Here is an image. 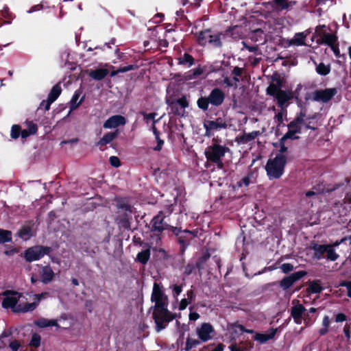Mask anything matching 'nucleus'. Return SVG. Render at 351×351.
<instances>
[{
    "label": "nucleus",
    "mask_w": 351,
    "mask_h": 351,
    "mask_svg": "<svg viewBox=\"0 0 351 351\" xmlns=\"http://www.w3.org/2000/svg\"><path fill=\"white\" fill-rule=\"evenodd\" d=\"M114 201L117 208L116 223L119 229L130 230L135 208L130 204L129 197L116 196Z\"/></svg>",
    "instance_id": "nucleus-1"
},
{
    "label": "nucleus",
    "mask_w": 351,
    "mask_h": 351,
    "mask_svg": "<svg viewBox=\"0 0 351 351\" xmlns=\"http://www.w3.org/2000/svg\"><path fill=\"white\" fill-rule=\"evenodd\" d=\"M211 32V29L208 27L207 29H201L193 33L196 43L202 47L209 45L214 49L222 48V39L226 36V34L221 32L215 34H210Z\"/></svg>",
    "instance_id": "nucleus-2"
},
{
    "label": "nucleus",
    "mask_w": 351,
    "mask_h": 351,
    "mask_svg": "<svg viewBox=\"0 0 351 351\" xmlns=\"http://www.w3.org/2000/svg\"><path fill=\"white\" fill-rule=\"evenodd\" d=\"M226 99V94L223 90L215 87L211 90L208 96H200L197 100V106L203 112L209 109V105L214 107L221 106Z\"/></svg>",
    "instance_id": "nucleus-3"
},
{
    "label": "nucleus",
    "mask_w": 351,
    "mask_h": 351,
    "mask_svg": "<svg viewBox=\"0 0 351 351\" xmlns=\"http://www.w3.org/2000/svg\"><path fill=\"white\" fill-rule=\"evenodd\" d=\"M287 162V156L284 154H276L274 158H269L267 160L265 169L269 180H277L282 177Z\"/></svg>",
    "instance_id": "nucleus-4"
},
{
    "label": "nucleus",
    "mask_w": 351,
    "mask_h": 351,
    "mask_svg": "<svg viewBox=\"0 0 351 351\" xmlns=\"http://www.w3.org/2000/svg\"><path fill=\"white\" fill-rule=\"evenodd\" d=\"M229 152L230 149L228 147L213 143L206 148L204 154L208 162L216 165L218 169H221L224 166L222 158Z\"/></svg>",
    "instance_id": "nucleus-5"
},
{
    "label": "nucleus",
    "mask_w": 351,
    "mask_h": 351,
    "mask_svg": "<svg viewBox=\"0 0 351 351\" xmlns=\"http://www.w3.org/2000/svg\"><path fill=\"white\" fill-rule=\"evenodd\" d=\"M152 309L153 310L152 318L154 320L157 332L165 329L169 323L176 317V314L169 311L168 306Z\"/></svg>",
    "instance_id": "nucleus-6"
},
{
    "label": "nucleus",
    "mask_w": 351,
    "mask_h": 351,
    "mask_svg": "<svg viewBox=\"0 0 351 351\" xmlns=\"http://www.w3.org/2000/svg\"><path fill=\"white\" fill-rule=\"evenodd\" d=\"M151 302L154 303L150 308H162L168 306L169 298L165 293V290L162 282H154L151 295Z\"/></svg>",
    "instance_id": "nucleus-7"
},
{
    "label": "nucleus",
    "mask_w": 351,
    "mask_h": 351,
    "mask_svg": "<svg viewBox=\"0 0 351 351\" xmlns=\"http://www.w3.org/2000/svg\"><path fill=\"white\" fill-rule=\"evenodd\" d=\"M165 215L163 211H159L150 221V232H152L156 239L160 240L161 233L166 230L171 232V228H174L165 221Z\"/></svg>",
    "instance_id": "nucleus-8"
},
{
    "label": "nucleus",
    "mask_w": 351,
    "mask_h": 351,
    "mask_svg": "<svg viewBox=\"0 0 351 351\" xmlns=\"http://www.w3.org/2000/svg\"><path fill=\"white\" fill-rule=\"evenodd\" d=\"M51 251V247L49 246L40 245H34L24 251L23 257L26 262L32 263L40 260L45 255H49Z\"/></svg>",
    "instance_id": "nucleus-9"
},
{
    "label": "nucleus",
    "mask_w": 351,
    "mask_h": 351,
    "mask_svg": "<svg viewBox=\"0 0 351 351\" xmlns=\"http://www.w3.org/2000/svg\"><path fill=\"white\" fill-rule=\"evenodd\" d=\"M171 232L176 236V240L180 245V251L183 254L190 244V241L195 237L194 232L189 230H182L181 228H171Z\"/></svg>",
    "instance_id": "nucleus-10"
},
{
    "label": "nucleus",
    "mask_w": 351,
    "mask_h": 351,
    "mask_svg": "<svg viewBox=\"0 0 351 351\" xmlns=\"http://www.w3.org/2000/svg\"><path fill=\"white\" fill-rule=\"evenodd\" d=\"M4 295L5 297L2 301V306L5 308H11L14 313H17L16 310L21 306V304H17L22 294L16 291H6Z\"/></svg>",
    "instance_id": "nucleus-11"
},
{
    "label": "nucleus",
    "mask_w": 351,
    "mask_h": 351,
    "mask_svg": "<svg viewBox=\"0 0 351 351\" xmlns=\"http://www.w3.org/2000/svg\"><path fill=\"white\" fill-rule=\"evenodd\" d=\"M189 101L184 95L178 98L176 101H172L169 104L171 110L170 114L175 117H182L185 114V108L189 107Z\"/></svg>",
    "instance_id": "nucleus-12"
},
{
    "label": "nucleus",
    "mask_w": 351,
    "mask_h": 351,
    "mask_svg": "<svg viewBox=\"0 0 351 351\" xmlns=\"http://www.w3.org/2000/svg\"><path fill=\"white\" fill-rule=\"evenodd\" d=\"M337 93L336 88H325L324 90H316L313 92V99L316 101L326 103Z\"/></svg>",
    "instance_id": "nucleus-13"
},
{
    "label": "nucleus",
    "mask_w": 351,
    "mask_h": 351,
    "mask_svg": "<svg viewBox=\"0 0 351 351\" xmlns=\"http://www.w3.org/2000/svg\"><path fill=\"white\" fill-rule=\"evenodd\" d=\"M214 332V328L210 323H203L196 329V333L202 342L210 340L212 338L211 334Z\"/></svg>",
    "instance_id": "nucleus-14"
},
{
    "label": "nucleus",
    "mask_w": 351,
    "mask_h": 351,
    "mask_svg": "<svg viewBox=\"0 0 351 351\" xmlns=\"http://www.w3.org/2000/svg\"><path fill=\"white\" fill-rule=\"evenodd\" d=\"M126 123V119L122 115H113L108 118L104 123V128H115Z\"/></svg>",
    "instance_id": "nucleus-15"
},
{
    "label": "nucleus",
    "mask_w": 351,
    "mask_h": 351,
    "mask_svg": "<svg viewBox=\"0 0 351 351\" xmlns=\"http://www.w3.org/2000/svg\"><path fill=\"white\" fill-rule=\"evenodd\" d=\"M305 311V307L301 304H298L291 307V315L295 324H300L302 323V319L304 318L303 315L304 316Z\"/></svg>",
    "instance_id": "nucleus-16"
},
{
    "label": "nucleus",
    "mask_w": 351,
    "mask_h": 351,
    "mask_svg": "<svg viewBox=\"0 0 351 351\" xmlns=\"http://www.w3.org/2000/svg\"><path fill=\"white\" fill-rule=\"evenodd\" d=\"M54 272L49 265L41 266V271H40V281L43 284H48L52 281L54 277Z\"/></svg>",
    "instance_id": "nucleus-17"
},
{
    "label": "nucleus",
    "mask_w": 351,
    "mask_h": 351,
    "mask_svg": "<svg viewBox=\"0 0 351 351\" xmlns=\"http://www.w3.org/2000/svg\"><path fill=\"white\" fill-rule=\"evenodd\" d=\"M274 98L276 99L278 106L282 110H285L288 106L287 103L292 99V96L289 91L282 90Z\"/></svg>",
    "instance_id": "nucleus-18"
},
{
    "label": "nucleus",
    "mask_w": 351,
    "mask_h": 351,
    "mask_svg": "<svg viewBox=\"0 0 351 351\" xmlns=\"http://www.w3.org/2000/svg\"><path fill=\"white\" fill-rule=\"evenodd\" d=\"M260 134L259 131H253L250 133L243 132L242 134H239L235 138V141L238 144H246L254 141Z\"/></svg>",
    "instance_id": "nucleus-19"
},
{
    "label": "nucleus",
    "mask_w": 351,
    "mask_h": 351,
    "mask_svg": "<svg viewBox=\"0 0 351 351\" xmlns=\"http://www.w3.org/2000/svg\"><path fill=\"white\" fill-rule=\"evenodd\" d=\"M62 92V88L60 84H56L51 89L47 99L46 108L50 109V106L60 96Z\"/></svg>",
    "instance_id": "nucleus-20"
},
{
    "label": "nucleus",
    "mask_w": 351,
    "mask_h": 351,
    "mask_svg": "<svg viewBox=\"0 0 351 351\" xmlns=\"http://www.w3.org/2000/svg\"><path fill=\"white\" fill-rule=\"evenodd\" d=\"M338 42V37L335 34L324 33L317 40L319 45L324 44L328 47H332Z\"/></svg>",
    "instance_id": "nucleus-21"
},
{
    "label": "nucleus",
    "mask_w": 351,
    "mask_h": 351,
    "mask_svg": "<svg viewBox=\"0 0 351 351\" xmlns=\"http://www.w3.org/2000/svg\"><path fill=\"white\" fill-rule=\"evenodd\" d=\"M329 245H320L315 241H312L310 245V249L314 251V258L320 260L323 255L327 252Z\"/></svg>",
    "instance_id": "nucleus-22"
},
{
    "label": "nucleus",
    "mask_w": 351,
    "mask_h": 351,
    "mask_svg": "<svg viewBox=\"0 0 351 351\" xmlns=\"http://www.w3.org/2000/svg\"><path fill=\"white\" fill-rule=\"evenodd\" d=\"M277 330V328H271L266 334L256 332L254 336V339L258 341L260 343H264L274 338Z\"/></svg>",
    "instance_id": "nucleus-23"
},
{
    "label": "nucleus",
    "mask_w": 351,
    "mask_h": 351,
    "mask_svg": "<svg viewBox=\"0 0 351 351\" xmlns=\"http://www.w3.org/2000/svg\"><path fill=\"white\" fill-rule=\"evenodd\" d=\"M179 65L184 66L186 68H190L195 64V58L191 54L185 52L184 54L176 58Z\"/></svg>",
    "instance_id": "nucleus-24"
},
{
    "label": "nucleus",
    "mask_w": 351,
    "mask_h": 351,
    "mask_svg": "<svg viewBox=\"0 0 351 351\" xmlns=\"http://www.w3.org/2000/svg\"><path fill=\"white\" fill-rule=\"evenodd\" d=\"M119 134V130H116L114 132H110L105 134L102 138L99 139L97 142V145L99 147L104 146L110 143H111L113 140H114Z\"/></svg>",
    "instance_id": "nucleus-25"
},
{
    "label": "nucleus",
    "mask_w": 351,
    "mask_h": 351,
    "mask_svg": "<svg viewBox=\"0 0 351 351\" xmlns=\"http://www.w3.org/2000/svg\"><path fill=\"white\" fill-rule=\"evenodd\" d=\"M34 324L36 326L41 328L48 326H56L58 328L60 327L56 319H47L43 317L35 321Z\"/></svg>",
    "instance_id": "nucleus-26"
},
{
    "label": "nucleus",
    "mask_w": 351,
    "mask_h": 351,
    "mask_svg": "<svg viewBox=\"0 0 351 351\" xmlns=\"http://www.w3.org/2000/svg\"><path fill=\"white\" fill-rule=\"evenodd\" d=\"M151 256V251L149 247L143 250L137 254L136 261L143 265H146L149 261Z\"/></svg>",
    "instance_id": "nucleus-27"
},
{
    "label": "nucleus",
    "mask_w": 351,
    "mask_h": 351,
    "mask_svg": "<svg viewBox=\"0 0 351 351\" xmlns=\"http://www.w3.org/2000/svg\"><path fill=\"white\" fill-rule=\"evenodd\" d=\"M32 226L29 225H25L22 226L21 228L17 232V235L24 241H27L32 236Z\"/></svg>",
    "instance_id": "nucleus-28"
},
{
    "label": "nucleus",
    "mask_w": 351,
    "mask_h": 351,
    "mask_svg": "<svg viewBox=\"0 0 351 351\" xmlns=\"http://www.w3.org/2000/svg\"><path fill=\"white\" fill-rule=\"evenodd\" d=\"M304 122L299 119V118L295 117L288 125L287 128L289 130L295 131L297 134L302 133V125Z\"/></svg>",
    "instance_id": "nucleus-29"
},
{
    "label": "nucleus",
    "mask_w": 351,
    "mask_h": 351,
    "mask_svg": "<svg viewBox=\"0 0 351 351\" xmlns=\"http://www.w3.org/2000/svg\"><path fill=\"white\" fill-rule=\"evenodd\" d=\"M108 74V71L106 69H97L91 71L89 73V76L95 80H101L106 77Z\"/></svg>",
    "instance_id": "nucleus-30"
},
{
    "label": "nucleus",
    "mask_w": 351,
    "mask_h": 351,
    "mask_svg": "<svg viewBox=\"0 0 351 351\" xmlns=\"http://www.w3.org/2000/svg\"><path fill=\"white\" fill-rule=\"evenodd\" d=\"M81 92L80 90H77L75 92L73 95L71 101H70V109L71 110H74L77 109L79 106L83 102L84 97H82L79 101V97L80 96Z\"/></svg>",
    "instance_id": "nucleus-31"
},
{
    "label": "nucleus",
    "mask_w": 351,
    "mask_h": 351,
    "mask_svg": "<svg viewBox=\"0 0 351 351\" xmlns=\"http://www.w3.org/2000/svg\"><path fill=\"white\" fill-rule=\"evenodd\" d=\"M317 311V309L314 307H311L307 312L305 311L304 320L306 326L311 325L316 319V317L314 316V313Z\"/></svg>",
    "instance_id": "nucleus-32"
},
{
    "label": "nucleus",
    "mask_w": 351,
    "mask_h": 351,
    "mask_svg": "<svg viewBox=\"0 0 351 351\" xmlns=\"http://www.w3.org/2000/svg\"><path fill=\"white\" fill-rule=\"evenodd\" d=\"M323 289L320 281L317 280L311 282L306 290L309 293H319Z\"/></svg>",
    "instance_id": "nucleus-33"
},
{
    "label": "nucleus",
    "mask_w": 351,
    "mask_h": 351,
    "mask_svg": "<svg viewBox=\"0 0 351 351\" xmlns=\"http://www.w3.org/2000/svg\"><path fill=\"white\" fill-rule=\"evenodd\" d=\"M12 240V231L0 228V244L11 242Z\"/></svg>",
    "instance_id": "nucleus-34"
},
{
    "label": "nucleus",
    "mask_w": 351,
    "mask_h": 351,
    "mask_svg": "<svg viewBox=\"0 0 351 351\" xmlns=\"http://www.w3.org/2000/svg\"><path fill=\"white\" fill-rule=\"evenodd\" d=\"M37 302H35L32 303L26 302L25 304H21L20 308L16 311L17 313H27L33 311L37 307Z\"/></svg>",
    "instance_id": "nucleus-35"
},
{
    "label": "nucleus",
    "mask_w": 351,
    "mask_h": 351,
    "mask_svg": "<svg viewBox=\"0 0 351 351\" xmlns=\"http://www.w3.org/2000/svg\"><path fill=\"white\" fill-rule=\"evenodd\" d=\"M210 254L208 252L205 253L202 256L198 258L195 267L199 270L201 271L204 269V264L207 262V261L210 258Z\"/></svg>",
    "instance_id": "nucleus-36"
},
{
    "label": "nucleus",
    "mask_w": 351,
    "mask_h": 351,
    "mask_svg": "<svg viewBox=\"0 0 351 351\" xmlns=\"http://www.w3.org/2000/svg\"><path fill=\"white\" fill-rule=\"evenodd\" d=\"M330 321L328 315H325L322 319V328L319 330V336H324L328 332Z\"/></svg>",
    "instance_id": "nucleus-37"
},
{
    "label": "nucleus",
    "mask_w": 351,
    "mask_h": 351,
    "mask_svg": "<svg viewBox=\"0 0 351 351\" xmlns=\"http://www.w3.org/2000/svg\"><path fill=\"white\" fill-rule=\"evenodd\" d=\"M282 90V88L277 86L274 82H271L266 89L267 95L274 97Z\"/></svg>",
    "instance_id": "nucleus-38"
},
{
    "label": "nucleus",
    "mask_w": 351,
    "mask_h": 351,
    "mask_svg": "<svg viewBox=\"0 0 351 351\" xmlns=\"http://www.w3.org/2000/svg\"><path fill=\"white\" fill-rule=\"evenodd\" d=\"M293 284L294 282H293L292 278L290 277V276L283 278L279 282L280 287L284 291L289 289Z\"/></svg>",
    "instance_id": "nucleus-39"
},
{
    "label": "nucleus",
    "mask_w": 351,
    "mask_h": 351,
    "mask_svg": "<svg viewBox=\"0 0 351 351\" xmlns=\"http://www.w3.org/2000/svg\"><path fill=\"white\" fill-rule=\"evenodd\" d=\"M201 340L191 339L189 337H187L186 341L185 351H190L192 348H195L197 346L201 343Z\"/></svg>",
    "instance_id": "nucleus-40"
},
{
    "label": "nucleus",
    "mask_w": 351,
    "mask_h": 351,
    "mask_svg": "<svg viewBox=\"0 0 351 351\" xmlns=\"http://www.w3.org/2000/svg\"><path fill=\"white\" fill-rule=\"evenodd\" d=\"M316 71L321 75H326L330 72V66L329 64L326 65L324 63H319L316 67Z\"/></svg>",
    "instance_id": "nucleus-41"
},
{
    "label": "nucleus",
    "mask_w": 351,
    "mask_h": 351,
    "mask_svg": "<svg viewBox=\"0 0 351 351\" xmlns=\"http://www.w3.org/2000/svg\"><path fill=\"white\" fill-rule=\"evenodd\" d=\"M185 285V282H183L180 285L173 284L170 286V289L172 290V295L174 298H177L182 291V288Z\"/></svg>",
    "instance_id": "nucleus-42"
},
{
    "label": "nucleus",
    "mask_w": 351,
    "mask_h": 351,
    "mask_svg": "<svg viewBox=\"0 0 351 351\" xmlns=\"http://www.w3.org/2000/svg\"><path fill=\"white\" fill-rule=\"evenodd\" d=\"M306 112H307L306 108L305 106L302 107V108H300V112L297 113L295 117L296 118H299V119L301 120L303 122H304V119L308 120V119H314L315 117V116H313L312 117H306Z\"/></svg>",
    "instance_id": "nucleus-43"
},
{
    "label": "nucleus",
    "mask_w": 351,
    "mask_h": 351,
    "mask_svg": "<svg viewBox=\"0 0 351 351\" xmlns=\"http://www.w3.org/2000/svg\"><path fill=\"white\" fill-rule=\"evenodd\" d=\"M307 275V272L304 270L298 271L290 274V277L292 278L293 282L295 283V282L300 280L303 277Z\"/></svg>",
    "instance_id": "nucleus-44"
},
{
    "label": "nucleus",
    "mask_w": 351,
    "mask_h": 351,
    "mask_svg": "<svg viewBox=\"0 0 351 351\" xmlns=\"http://www.w3.org/2000/svg\"><path fill=\"white\" fill-rule=\"evenodd\" d=\"M326 257L331 261H335L339 258V255L335 252V250L332 248V246L329 245V247L327 248Z\"/></svg>",
    "instance_id": "nucleus-45"
},
{
    "label": "nucleus",
    "mask_w": 351,
    "mask_h": 351,
    "mask_svg": "<svg viewBox=\"0 0 351 351\" xmlns=\"http://www.w3.org/2000/svg\"><path fill=\"white\" fill-rule=\"evenodd\" d=\"M252 177V173H249L246 176L243 177L239 182H237V185L239 187H241L245 186L247 187L250 185V180Z\"/></svg>",
    "instance_id": "nucleus-46"
},
{
    "label": "nucleus",
    "mask_w": 351,
    "mask_h": 351,
    "mask_svg": "<svg viewBox=\"0 0 351 351\" xmlns=\"http://www.w3.org/2000/svg\"><path fill=\"white\" fill-rule=\"evenodd\" d=\"M21 128L19 125H13L11 128L10 136L12 138L16 139L21 135Z\"/></svg>",
    "instance_id": "nucleus-47"
},
{
    "label": "nucleus",
    "mask_w": 351,
    "mask_h": 351,
    "mask_svg": "<svg viewBox=\"0 0 351 351\" xmlns=\"http://www.w3.org/2000/svg\"><path fill=\"white\" fill-rule=\"evenodd\" d=\"M40 341H41L40 336L37 333H34L32 336V339L30 340L29 345L34 348H38L40 345Z\"/></svg>",
    "instance_id": "nucleus-48"
},
{
    "label": "nucleus",
    "mask_w": 351,
    "mask_h": 351,
    "mask_svg": "<svg viewBox=\"0 0 351 351\" xmlns=\"http://www.w3.org/2000/svg\"><path fill=\"white\" fill-rule=\"evenodd\" d=\"M306 36L304 34L303 32L298 33L295 34V38L293 40L294 44L298 46H301L304 45V40H305Z\"/></svg>",
    "instance_id": "nucleus-49"
},
{
    "label": "nucleus",
    "mask_w": 351,
    "mask_h": 351,
    "mask_svg": "<svg viewBox=\"0 0 351 351\" xmlns=\"http://www.w3.org/2000/svg\"><path fill=\"white\" fill-rule=\"evenodd\" d=\"M295 131L289 130L283 135L281 138L283 141H287L288 139L291 140H298L300 138L298 136H297V133L294 132Z\"/></svg>",
    "instance_id": "nucleus-50"
},
{
    "label": "nucleus",
    "mask_w": 351,
    "mask_h": 351,
    "mask_svg": "<svg viewBox=\"0 0 351 351\" xmlns=\"http://www.w3.org/2000/svg\"><path fill=\"white\" fill-rule=\"evenodd\" d=\"M271 82H274L277 86L280 88L283 86V80L280 77V75L277 73L271 75Z\"/></svg>",
    "instance_id": "nucleus-51"
},
{
    "label": "nucleus",
    "mask_w": 351,
    "mask_h": 351,
    "mask_svg": "<svg viewBox=\"0 0 351 351\" xmlns=\"http://www.w3.org/2000/svg\"><path fill=\"white\" fill-rule=\"evenodd\" d=\"M288 0H274L276 8L280 10H287V2Z\"/></svg>",
    "instance_id": "nucleus-52"
},
{
    "label": "nucleus",
    "mask_w": 351,
    "mask_h": 351,
    "mask_svg": "<svg viewBox=\"0 0 351 351\" xmlns=\"http://www.w3.org/2000/svg\"><path fill=\"white\" fill-rule=\"evenodd\" d=\"M138 68V66L136 64H130V65L125 66H120L118 69V72L125 73L129 71L136 70Z\"/></svg>",
    "instance_id": "nucleus-53"
},
{
    "label": "nucleus",
    "mask_w": 351,
    "mask_h": 351,
    "mask_svg": "<svg viewBox=\"0 0 351 351\" xmlns=\"http://www.w3.org/2000/svg\"><path fill=\"white\" fill-rule=\"evenodd\" d=\"M282 271L285 274H289V272L292 271L294 269V267L291 263H283L280 267Z\"/></svg>",
    "instance_id": "nucleus-54"
},
{
    "label": "nucleus",
    "mask_w": 351,
    "mask_h": 351,
    "mask_svg": "<svg viewBox=\"0 0 351 351\" xmlns=\"http://www.w3.org/2000/svg\"><path fill=\"white\" fill-rule=\"evenodd\" d=\"M29 134H31V135L36 134L38 131V127L36 123H34L32 121H30L27 124V129H26Z\"/></svg>",
    "instance_id": "nucleus-55"
},
{
    "label": "nucleus",
    "mask_w": 351,
    "mask_h": 351,
    "mask_svg": "<svg viewBox=\"0 0 351 351\" xmlns=\"http://www.w3.org/2000/svg\"><path fill=\"white\" fill-rule=\"evenodd\" d=\"M197 269L195 265L191 263H189L184 269V274L185 276H189L191 275L195 269Z\"/></svg>",
    "instance_id": "nucleus-56"
},
{
    "label": "nucleus",
    "mask_w": 351,
    "mask_h": 351,
    "mask_svg": "<svg viewBox=\"0 0 351 351\" xmlns=\"http://www.w3.org/2000/svg\"><path fill=\"white\" fill-rule=\"evenodd\" d=\"M193 309H194V306H191L189 307L190 313H189V320L190 321H196L200 317L199 314L197 313V312H192V311Z\"/></svg>",
    "instance_id": "nucleus-57"
},
{
    "label": "nucleus",
    "mask_w": 351,
    "mask_h": 351,
    "mask_svg": "<svg viewBox=\"0 0 351 351\" xmlns=\"http://www.w3.org/2000/svg\"><path fill=\"white\" fill-rule=\"evenodd\" d=\"M204 128L205 129V136L210 137L213 134L214 130L210 128L207 121H204Z\"/></svg>",
    "instance_id": "nucleus-58"
},
{
    "label": "nucleus",
    "mask_w": 351,
    "mask_h": 351,
    "mask_svg": "<svg viewBox=\"0 0 351 351\" xmlns=\"http://www.w3.org/2000/svg\"><path fill=\"white\" fill-rule=\"evenodd\" d=\"M21 345L20 342L18 340H14L11 341L9 344V347L12 350V351H20L19 348H21Z\"/></svg>",
    "instance_id": "nucleus-59"
},
{
    "label": "nucleus",
    "mask_w": 351,
    "mask_h": 351,
    "mask_svg": "<svg viewBox=\"0 0 351 351\" xmlns=\"http://www.w3.org/2000/svg\"><path fill=\"white\" fill-rule=\"evenodd\" d=\"M351 328H350V324H346L343 327V332L346 337L347 341H350V337H351Z\"/></svg>",
    "instance_id": "nucleus-60"
},
{
    "label": "nucleus",
    "mask_w": 351,
    "mask_h": 351,
    "mask_svg": "<svg viewBox=\"0 0 351 351\" xmlns=\"http://www.w3.org/2000/svg\"><path fill=\"white\" fill-rule=\"evenodd\" d=\"M109 162L110 165L114 167H119L121 165L120 160L117 156H110L109 158Z\"/></svg>",
    "instance_id": "nucleus-61"
},
{
    "label": "nucleus",
    "mask_w": 351,
    "mask_h": 351,
    "mask_svg": "<svg viewBox=\"0 0 351 351\" xmlns=\"http://www.w3.org/2000/svg\"><path fill=\"white\" fill-rule=\"evenodd\" d=\"M326 26L325 25H318L315 28V35L316 36L320 37L322 36V34H324L325 33L324 32L326 30Z\"/></svg>",
    "instance_id": "nucleus-62"
},
{
    "label": "nucleus",
    "mask_w": 351,
    "mask_h": 351,
    "mask_svg": "<svg viewBox=\"0 0 351 351\" xmlns=\"http://www.w3.org/2000/svg\"><path fill=\"white\" fill-rule=\"evenodd\" d=\"M207 122L209 123V125H210V128L214 131H219L221 130H223V128L221 127V125L218 124L214 120H208V121H207Z\"/></svg>",
    "instance_id": "nucleus-63"
},
{
    "label": "nucleus",
    "mask_w": 351,
    "mask_h": 351,
    "mask_svg": "<svg viewBox=\"0 0 351 351\" xmlns=\"http://www.w3.org/2000/svg\"><path fill=\"white\" fill-rule=\"evenodd\" d=\"M340 285L347 289V295L351 298V281H343Z\"/></svg>",
    "instance_id": "nucleus-64"
}]
</instances>
